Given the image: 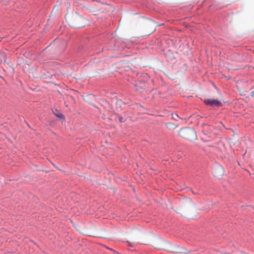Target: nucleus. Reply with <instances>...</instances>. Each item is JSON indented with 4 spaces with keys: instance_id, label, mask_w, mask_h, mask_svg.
I'll use <instances>...</instances> for the list:
<instances>
[{
    "instance_id": "obj_5",
    "label": "nucleus",
    "mask_w": 254,
    "mask_h": 254,
    "mask_svg": "<svg viewBox=\"0 0 254 254\" xmlns=\"http://www.w3.org/2000/svg\"><path fill=\"white\" fill-rule=\"evenodd\" d=\"M53 112L57 117L61 119L64 118V115L62 113L59 112V111L57 110V109H55V111H53Z\"/></svg>"
},
{
    "instance_id": "obj_2",
    "label": "nucleus",
    "mask_w": 254,
    "mask_h": 254,
    "mask_svg": "<svg viewBox=\"0 0 254 254\" xmlns=\"http://www.w3.org/2000/svg\"><path fill=\"white\" fill-rule=\"evenodd\" d=\"M153 246L156 249L171 253L180 252V249L179 248L173 247L169 243L163 240L158 241Z\"/></svg>"
},
{
    "instance_id": "obj_11",
    "label": "nucleus",
    "mask_w": 254,
    "mask_h": 254,
    "mask_svg": "<svg viewBox=\"0 0 254 254\" xmlns=\"http://www.w3.org/2000/svg\"><path fill=\"white\" fill-rule=\"evenodd\" d=\"M56 9V10H57V8H56V6H54V8H53V11L52 12V13L53 12L54 10H55V9Z\"/></svg>"
},
{
    "instance_id": "obj_10",
    "label": "nucleus",
    "mask_w": 254,
    "mask_h": 254,
    "mask_svg": "<svg viewBox=\"0 0 254 254\" xmlns=\"http://www.w3.org/2000/svg\"><path fill=\"white\" fill-rule=\"evenodd\" d=\"M220 174H221L220 175H222L223 173V169L221 168H220Z\"/></svg>"
},
{
    "instance_id": "obj_6",
    "label": "nucleus",
    "mask_w": 254,
    "mask_h": 254,
    "mask_svg": "<svg viewBox=\"0 0 254 254\" xmlns=\"http://www.w3.org/2000/svg\"><path fill=\"white\" fill-rule=\"evenodd\" d=\"M166 127L169 129H173L177 127L176 125L173 123H167L166 124Z\"/></svg>"
},
{
    "instance_id": "obj_7",
    "label": "nucleus",
    "mask_w": 254,
    "mask_h": 254,
    "mask_svg": "<svg viewBox=\"0 0 254 254\" xmlns=\"http://www.w3.org/2000/svg\"><path fill=\"white\" fill-rule=\"evenodd\" d=\"M192 204V201L189 198H186L185 200L184 201V205H188L190 206Z\"/></svg>"
},
{
    "instance_id": "obj_4",
    "label": "nucleus",
    "mask_w": 254,
    "mask_h": 254,
    "mask_svg": "<svg viewBox=\"0 0 254 254\" xmlns=\"http://www.w3.org/2000/svg\"><path fill=\"white\" fill-rule=\"evenodd\" d=\"M204 102L208 106L219 107L221 105V102L215 99H204Z\"/></svg>"
},
{
    "instance_id": "obj_8",
    "label": "nucleus",
    "mask_w": 254,
    "mask_h": 254,
    "mask_svg": "<svg viewBox=\"0 0 254 254\" xmlns=\"http://www.w3.org/2000/svg\"><path fill=\"white\" fill-rule=\"evenodd\" d=\"M6 56L3 53H0V63L3 61L5 62L6 60Z\"/></svg>"
},
{
    "instance_id": "obj_9",
    "label": "nucleus",
    "mask_w": 254,
    "mask_h": 254,
    "mask_svg": "<svg viewBox=\"0 0 254 254\" xmlns=\"http://www.w3.org/2000/svg\"><path fill=\"white\" fill-rule=\"evenodd\" d=\"M118 120L120 121V122H121V123H123V122H125V120L121 116H118Z\"/></svg>"
},
{
    "instance_id": "obj_1",
    "label": "nucleus",
    "mask_w": 254,
    "mask_h": 254,
    "mask_svg": "<svg viewBox=\"0 0 254 254\" xmlns=\"http://www.w3.org/2000/svg\"><path fill=\"white\" fill-rule=\"evenodd\" d=\"M66 22L70 27L80 28L85 26L86 22L76 11L67 13L65 16Z\"/></svg>"
},
{
    "instance_id": "obj_3",
    "label": "nucleus",
    "mask_w": 254,
    "mask_h": 254,
    "mask_svg": "<svg viewBox=\"0 0 254 254\" xmlns=\"http://www.w3.org/2000/svg\"><path fill=\"white\" fill-rule=\"evenodd\" d=\"M179 135L186 139L193 141L196 139V133L192 128L185 127L180 129L179 132Z\"/></svg>"
}]
</instances>
